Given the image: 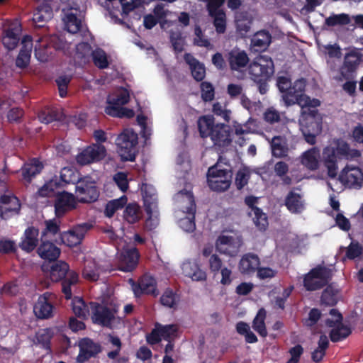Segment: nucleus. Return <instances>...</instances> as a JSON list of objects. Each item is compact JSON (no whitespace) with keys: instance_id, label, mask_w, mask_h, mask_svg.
Listing matches in <instances>:
<instances>
[{"instance_id":"1","label":"nucleus","mask_w":363,"mask_h":363,"mask_svg":"<svg viewBox=\"0 0 363 363\" xmlns=\"http://www.w3.org/2000/svg\"><path fill=\"white\" fill-rule=\"evenodd\" d=\"M306 82L300 79L291 84V79L286 76H279L277 78V86L283 94L282 99L286 106L298 104L300 106H319L320 101L317 99H311L304 94Z\"/></svg>"},{"instance_id":"2","label":"nucleus","mask_w":363,"mask_h":363,"mask_svg":"<svg viewBox=\"0 0 363 363\" xmlns=\"http://www.w3.org/2000/svg\"><path fill=\"white\" fill-rule=\"evenodd\" d=\"M72 307L73 313L79 318H86L91 313L93 323L98 325L113 328L120 322L113 311L96 303H90L88 306L79 297L73 298Z\"/></svg>"},{"instance_id":"3","label":"nucleus","mask_w":363,"mask_h":363,"mask_svg":"<svg viewBox=\"0 0 363 363\" xmlns=\"http://www.w3.org/2000/svg\"><path fill=\"white\" fill-rule=\"evenodd\" d=\"M108 237L114 242L118 250L117 259L119 269L130 272L137 265L139 254L136 248L123 237V230H113L112 228L106 230Z\"/></svg>"},{"instance_id":"4","label":"nucleus","mask_w":363,"mask_h":363,"mask_svg":"<svg viewBox=\"0 0 363 363\" xmlns=\"http://www.w3.org/2000/svg\"><path fill=\"white\" fill-rule=\"evenodd\" d=\"M198 127L201 136L203 138L209 137L215 145L225 147L232 141L230 127L223 123H215L213 116L200 117Z\"/></svg>"},{"instance_id":"5","label":"nucleus","mask_w":363,"mask_h":363,"mask_svg":"<svg viewBox=\"0 0 363 363\" xmlns=\"http://www.w3.org/2000/svg\"><path fill=\"white\" fill-rule=\"evenodd\" d=\"M51 45L55 50L66 52L70 48L71 44L68 43L67 38L62 35H42L38 36L35 40L34 45V54L38 61L45 62L50 60L52 54Z\"/></svg>"},{"instance_id":"6","label":"nucleus","mask_w":363,"mask_h":363,"mask_svg":"<svg viewBox=\"0 0 363 363\" xmlns=\"http://www.w3.org/2000/svg\"><path fill=\"white\" fill-rule=\"evenodd\" d=\"M301 107V115L299 118L300 129L306 141L313 145L315 138L322 131L321 120L318 116V106H306Z\"/></svg>"},{"instance_id":"7","label":"nucleus","mask_w":363,"mask_h":363,"mask_svg":"<svg viewBox=\"0 0 363 363\" xmlns=\"http://www.w3.org/2000/svg\"><path fill=\"white\" fill-rule=\"evenodd\" d=\"M43 269L49 273L50 277L53 281H58L65 277L62 282V291L67 299L70 298L72 296L71 285L78 281V274L74 271H69V265L63 261L52 264L49 269L45 265H43Z\"/></svg>"},{"instance_id":"8","label":"nucleus","mask_w":363,"mask_h":363,"mask_svg":"<svg viewBox=\"0 0 363 363\" xmlns=\"http://www.w3.org/2000/svg\"><path fill=\"white\" fill-rule=\"evenodd\" d=\"M323 160L325 164H336L338 160H355L361 156L358 150L352 149L342 140H334L324 148Z\"/></svg>"},{"instance_id":"9","label":"nucleus","mask_w":363,"mask_h":363,"mask_svg":"<svg viewBox=\"0 0 363 363\" xmlns=\"http://www.w3.org/2000/svg\"><path fill=\"white\" fill-rule=\"evenodd\" d=\"M129 98L130 95L127 89L123 88L117 89L108 96V105L105 108V113L114 117H133L134 111L132 109L123 107L128 102Z\"/></svg>"},{"instance_id":"10","label":"nucleus","mask_w":363,"mask_h":363,"mask_svg":"<svg viewBox=\"0 0 363 363\" xmlns=\"http://www.w3.org/2000/svg\"><path fill=\"white\" fill-rule=\"evenodd\" d=\"M138 134L132 129H125L116 138V144L122 160L133 161L138 145Z\"/></svg>"},{"instance_id":"11","label":"nucleus","mask_w":363,"mask_h":363,"mask_svg":"<svg viewBox=\"0 0 363 363\" xmlns=\"http://www.w3.org/2000/svg\"><path fill=\"white\" fill-rule=\"evenodd\" d=\"M274 72L272 58L267 55L257 56L249 67L251 79L258 83L269 79Z\"/></svg>"},{"instance_id":"12","label":"nucleus","mask_w":363,"mask_h":363,"mask_svg":"<svg viewBox=\"0 0 363 363\" xmlns=\"http://www.w3.org/2000/svg\"><path fill=\"white\" fill-rule=\"evenodd\" d=\"M231 179V172L221 169L219 164L208 169L207 181L209 187L213 191H222L228 189L230 185Z\"/></svg>"},{"instance_id":"13","label":"nucleus","mask_w":363,"mask_h":363,"mask_svg":"<svg viewBox=\"0 0 363 363\" xmlns=\"http://www.w3.org/2000/svg\"><path fill=\"white\" fill-rule=\"evenodd\" d=\"M331 277L332 272L330 269L318 266L306 274L303 279L304 286L308 291L319 289L328 284Z\"/></svg>"},{"instance_id":"14","label":"nucleus","mask_w":363,"mask_h":363,"mask_svg":"<svg viewBox=\"0 0 363 363\" xmlns=\"http://www.w3.org/2000/svg\"><path fill=\"white\" fill-rule=\"evenodd\" d=\"M342 320L341 314L337 310L331 309L325 323L328 327L332 328L330 335L333 342L340 341L350 334V329L342 324Z\"/></svg>"},{"instance_id":"15","label":"nucleus","mask_w":363,"mask_h":363,"mask_svg":"<svg viewBox=\"0 0 363 363\" xmlns=\"http://www.w3.org/2000/svg\"><path fill=\"white\" fill-rule=\"evenodd\" d=\"M242 244V240L239 235H221L216 241V248L220 254L235 257L240 252Z\"/></svg>"},{"instance_id":"16","label":"nucleus","mask_w":363,"mask_h":363,"mask_svg":"<svg viewBox=\"0 0 363 363\" xmlns=\"http://www.w3.org/2000/svg\"><path fill=\"white\" fill-rule=\"evenodd\" d=\"M65 28L69 33H77L82 27V11L78 6L66 7L62 9Z\"/></svg>"},{"instance_id":"17","label":"nucleus","mask_w":363,"mask_h":363,"mask_svg":"<svg viewBox=\"0 0 363 363\" xmlns=\"http://www.w3.org/2000/svg\"><path fill=\"white\" fill-rule=\"evenodd\" d=\"M338 180L349 187L358 188L363 182V172L359 167L347 164L340 174Z\"/></svg>"},{"instance_id":"18","label":"nucleus","mask_w":363,"mask_h":363,"mask_svg":"<svg viewBox=\"0 0 363 363\" xmlns=\"http://www.w3.org/2000/svg\"><path fill=\"white\" fill-rule=\"evenodd\" d=\"M75 189L77 199L79 202H92L96 201L99 196V191L94 185V182L89 179L79 181Z\"/></svg>"},{"instance_id":"19","label":"nucleus","mask_w":363,"mask_h":363,"mask_svg":"<svg viewBox=\"0 0 363 363\" xmlns=\"http://www.w3.org/2000/svg\"><path fill=\"white\" fill-rule=\"evenodd\" d=\"M106 149L101 145L94 144L82 150L76 157L78 164L86 165L103 159Z\"/></svg>"},{"instance_id":"20","label":"nucleus","mask_w":363,"mask_h":363,"mask_svg":"<svg viewBox=\"0 0 363 363\" xmlns=\"http://www.w3.org/2000/svg\"><path fill=\"white\" fill-rule=\"evenodd\" d=\"M54 298L55 295L50 292H46L39 296L33 306V312L36 317L46 319L52 315L54 310L52 301Z\"/></svg>"},{"instance_id":"21","label":"nucleus","mask_w":363,"mask_h":363,"mask_svg":"<svg viewBox=\"0 0 363 363\" xmlns=\"http://www.w3.org/2000/svg\"><path fill=\"white\" fill-rule=\"evenodd\" d=\"M178 326L177 325H162L157 324L150 335L147 337V341L151 345L156 344L162 339L170 340L177 336Z\"/></svg>"},{"instance_id":"22","label":"nucleus","mask_w":363,"mask_h":363,"mask_svg":"<svg viewBox=\"0 0 363 363\" xmlns=\"http://www.w3.org/2000/svg\"><path fill=\"white\" fill-rule=\"evenodd\" d=\"M89 229V225L86 223L79 225L72 230L61 234V241L67 246H76L81 242Z\"/></svg>"},{"instance_id":"23","label":"nucleus","mask_w":363,"mask_h":363,"mask_svg":"<svg viewBox=\"0 0 363 363\" xmlns=\"http://www.w3.org/2000/svg\"><path fill=\"white\" fill-rule=\"evenodd\" d=\"M257 198L254 196H247L245 198V203L250 208L249 215L252 217L253 222L259 230H265L268 226L267 217L262 211L255 206Z\"/></svg>"},{"instance_id":"24","label":"nucleus","mask_w":363,"mask_h":363,"mask_svg":"<svg viewBox=\"0 0 363 363\" xmlns=\"http://www.w3.org/2000/svg\"><path fill=\"white\" fill-rule=\"evenodd\" d=\"M76 199L72 194L66 191L59 192L55 203V214L57 217L63 216L76 207Z\"/></svg>"},{"instance_id":"25","label":"nucleus","mask_w":363,"mask_h":363,"mask_svg":"<svg viewBox=\"0 0 363 363\" xmlns=\"http://www.w3.org/2000/svg\"><path fill=\"white\" fill-rule=\"evenodd\" d=\"M291 138V134L288 129L284 131L283 135L274 136L270 143L272 155L276 157H283L289 152L288 142Z\"/></svg>"},{"instance_id":"26","label":"nucleus","mask_w":363,"mask_h":363,"mask_svg":"<svg viewBox=\"0 0 363 363\" xmlns=\"http://www.w3.org/2000/svg\"><path fill=\"white\" fill-rule=\"evenodd\" d=\"M79 353L77 360L84 363L90 357L97 354L101 351V347L98 343L94 342L89 338H83L79 342Z\"/></svg>"},{"instance_id":"27","label":"nucleus","mask_w":363,"mask_h":363,"mask_svg":"<svg viewBox=\"0 0 363 363\" xmlns=\"http://www.w3.org/2000/svg\"><path fill=\"white\" fill-rule=\"evenodd\" d=\"M21 28L17 23L11 24L5 28L2 35V43L8 50L16 48L20 40Z\"/></svg>"},{"instance_id":"28","label":"nucleus","mask_w":363,"mask_h":363,"mask_svg":"<svg viewBox=\"0 0 363 363\" xmlns=\"http://www.w3.org/2000/svg\"><path fill=\"white\" fill-rule=\"evenodd\" d=\"M183 274L194 281H206L207 274L196 260H186L182 265Z\"/></svg>"},{"instance_id":"29","label":"nucleus","mask_w":363,"mask_h":363,"mask_svg":"<svg viewBox=\"0 0 363 363\" xmlns=\"http://www.w3.org/2000/svg\"><path fill=\"white\" fill-rule=\"evenodd\" d=\"M177 210L182 212H196V205L192 193L188 190L179 191L174 197Z\"/></svg>"},{"instance_id":"30","label":"nucleus","mask_w":363,"mask_h":363,"mask_svg":"<svg viewBox=\"0 0 363 363\" xmlns=\"http://www.w3.org/2000/svg\"><path fill=\"white\" fill-rule=\"evenodd\" d=\"M0 215L6 219L12 214H16L20 210V203L17 197L12 194L3 195L1 198Z\"/></svg>"},{"instance_id":"31","label":"nucleus","mask_w":363,"mask_h":363,"mask_svg":"<svg viewBox=\"0 0 363 363\" xmlns=\"http://www.w3.org/2000/svg\"><path fill=\"white\" fill-rule=\"evenodd\" d=\"M133 291L135 296H139L142 294L157 295L156 292V282L155 279L150 275L143 277L138 285L133 283Z\"/></svg>"},{"instance_id":"32","label":"nucleus","mask_w":363,"mask_h":363,"mask_svg":"<svg viewBox=\"0 0 363 363\" xmlns=\"http://www.w3.org/2000/svg\"><path fill=\"white\" fill-rule=\"evenodd\" d=\"M22 47L16 59V66L20 68L26 67L30 62L32 48L33 46L32 38L26 35L21 41Z\"/></svg>"},{"instance_id":"33","label":"nucleus","mask_w":363,"mask_h":363,"mask_svg":"<svg viewBox=\"0 0 363 363\" xmlns=\"http://www.w3.org/2000/svg\"><path fill=\"white\" fill-rule=\"evenodd\" d=\"M228 62L231 69L241 72L248 63L249 58L245 51L234 49L228 54Z\"/></svg>"},{"instance_id":"34","label":"nucleus","mask_w":363,"mask_h":363,"mask_svg":"<svg viewBox=\"0 0 363 363\" xmlns=\"http://www.w3.org/2000/svg\"><path fill=\"white\" fill-rule=\"evenodd\" d=\"M106 6L109 11L111 16H114V10H119V7L121 6L123 12L124 13H128L130 11L135 8L139 6L142 0H130L125 3V0H106Z\"/></svg>"},{"instance_id":"35","label":"nucleus","mask_w":363,"mask_h":363,"mask_svg":"<svg viewBox=\"0 0 363 363\" xmlns=\"http://www.w3.org/2000/svg\"><path fill=\"white\" fill-rule=\"evenodd\" d=\"M257 255L247 253L242 256L239 263V269L242 274H250L257 271L259 265Z\"/></svg>"},{"instance_id":"36","label":"nucleus","mask_w":363,"mask_h":363,"mask_svg":"<svg viewBox=\"0 0 363 363\" xmlns=\"http://www.w3.org/2000/svg\"><path fill=\"white\" fill-rule=\"evenodd\" d=\"M102 270L101 266L97 264L95 259L90 257L85 258L82 271V276L84 279L91 281H96Z\"/></svg>"},{"instance_id":"37","label":"nucleus","mask_w":363,"mask_h":363,"mask_svg":"<svg viewBox=\"0 0 363 363\" xmlns=\"http://www.w3.org/2000/svg\"><path fill=\"white\" fill-rule=\"evenodd\" d=\"M320 150L317 147H312L302 153L301 162L310 170H315L318 168L320 162Z\"/></svg>"},{"instance_id":"38","label":"nucleus","mask_w":363,"mask_h":363,"mask_svg":"<svg viewBox=\"0 0 363 363\" xmlns=\"http://www.w3.org/2000/svg\"><path fill=\"white\" fill-rule=\"evenodd\" d=\"M38 253L42 259L52 261L59 257L60 250L53 243L43 240L38 248Z\"/></svg>"},{"instance_id":"39","label":"nucleus","mask_w":363,"mask_h":363,"mask_svg":"<svg viewBox=\"0 0 363 363\" xmlns=\"http://www.w3.org/2000/svg\"><path fill=\"white\" fill-rule=\"evenodd\" d=\"M52 17V9L50 5L43 4L38 6L33 16V21L38 27H43L44 23Z\"/></svg>"},{"instance_id":"40","label":"nucleus","mask_w":363,"mask_h":363,"mask_svg":"<svg viewBox=\"0 0 363 363\" xmlns=\"http://www.w3.org/2000/svg\"><path fill=\"white\" fill-rule=\"evenodd\" d=\"M195 212L175 211V216L179 227L186 232H193L196 225L194 222Z\"/></svg>"},{"instance_id":"41","label":"nucleus","mask_w":363,"mask_h":363,"mask_svg":"<svg viewBox=\"0 0 363 363\" xmlns=\"http://www.w3.org/2000/svg\"><path fill=\"white\" fill-rule=\"evenodd\" d=\"M38 242V230L30 227L25 230L24 237L21 242V247L26 252L33 251Z\"/></svg>"},{"instance_id":"42","label":"nucleus","mask_w":363,"mask_h":363,"mask_svg":"<svg viewBox=\"0 0 363 363\" xmlns=\"http://www.w3.org/2000/svg\"><path fill=\"white\" fill-rule=\"evenodd\" d=\"M285 205L292 213H300L305 208V203L302 196L294 191H291L286 198Z\"/></svg>"},{"instance_id":"43","label":"nucleus","mask_w":363,"mask_h":363,"mask_svg":"<svg viewBox=\"0 0 363 363\" xmlns=\"http://www.w3.org/2000/svg\"><path fill=\"white\" fill-rule=\"evenodd\" d=\"M43 169V164L36 159H32L22 168L23 180L29 183L32 178L39 174Z\"/></svg>"},{"instance_id":"44","label":"nucleus","mask_w":363,"mask_h":363,"mask_svg":"<svg viewBox=\"0 0 363 363\" xmlns=\"http://www.w3.org/2000/svg\"><path fill=\"white\" fill-rule=\"evenodd\" d=\"M184 60L189 66L193 77L196 81H201L206 74L204 65L190 54H186L184 55Z\"/></svg>"},{"instance_id":"45","label":"nucleus","mask_w":363,"mask_h":363,"mask_svg":"<svg viewBox=\"0 0 363 363\" xmlns=\"http://www.w3.org/2000/svg\"><path fill=\"white\" fill-rule=\"evenodd\" d=\"M270 42V34L267 31L261 30L255 33L252 38L251 46L255 51H259L266 49Z\"/></svg>"},{"instance_id":"46","label":"nucleus","mask_w":363,"mask_h":363,"mask_svg":"<svg viewBox=\"0 0 363 363\" xmlns=\"http://www.w3.org/2000/svg\"><path fill=\"white\" fill-rule=\"evenodd\" d=\"M61 189V183L58 182V179L55 177L46 182L39 190L38 194L40 196H57Z\"/></svg>"},{"instance_id":"47","label":"nucleus","mask_w":363,"mask_h":363,"mask_svg":"<svg viewBox=\"0 0 363 363\" xmlns=\"http://www.w3.org/2000/svg\"><path fill=\"white\" fill-rule=\"evenodd\" d=\"M141 191L145 207L157 206L156 191L153 186L147 184H143L141 186Z\"/></svg>"},{"instance_id":"48","label":"nucleus","mask_w":363,"mask_h":363,"mask_svg":"<svg viewBox=\"0 0 363 363\" xmlns=\"http://www.w3.org/2000/svg\"><path fill=\"white\" fill-rule=\"evenodd\" d=\"M145 211L147 216L145 227L147 230L155 229L160 223L159 211L157 206L145 207Z\"/></svg>"},{"instance_id":"49","label":"nucleus","mask_w":363,"mask_h":363,"mask_svg":"<svg viewBox=\"0 0 363 363\" xmlns=\"http://www.w3.org/2000/svg\"><path fill=\"white\" fill-rule=\"evenodd\" d=\"M123 217L129 223H136L142 217V211L137 203H129L124 211Z\"/></svg>"},{"instance_id":"50","label":"nucleus","mask_w":363,"mask_h":363,"mask_svg":"<svg viewBox=\"0 0 363 363\" xmlns=\"http://www.w3.org/2000/svg\"><path fill=\"white\" fill-rule=\"evenodd\" d=\"M54 335L51 328H43L39 330L35 335V344L45 348L48 352L50 350V342Z\"/></svg>"},{"instance_id":"51","label":"nucleus","mask_w":363,"mask_h":363,"mask_svg":"<svg viewBox=\"0 0 363 363\" xmlns=\"http://www.w3.org/2000/svg\"><path fill=\"white\" fill-rule=\"evenodd\" d=\"M266 318V311L264 309L261 308L259 310L257 315L254 318L252 323L253 329L262 337H266L267 332L265 327L264 320Z\"/></svg>"},{"instance_id":"52","label":"nucleus","mask_w":363,"mask_h":363,"mask_svg":"<svg viewBox=\"0 0 363 363\" xmlns=\"http://www.w3.org/2000/svg\"><path fill=\"white\" fill-rule=\"evenodd\" d=\"M127 201L128 199L125 196L110 201L106 206L104 211L106 216L112 217L116 211L122 208L126 204Z\"/></svg>"},{"instance_id":"53","label":"nucleus","mask_w":363,"mask_h":363,"mask_svg":"<svg viewBox=\"0 0 363 363\" xmlns=\"http://www.w3.org/2000/svg\"><path fill=\"white\" fill-rule=\"evenodd\" d=\"M350 22L351 17L346 13L333 14L325 19V23L329 26H345Z\"/></svg>"},{"instance_id":"54","label":"nucleus","mask_w":363,"mask_h":363,"mask_svg":"<svg viewBox=\"0 0 363 363\" xmlns=\"http://www.w3.org/2000/svg\"><path fill=\"white\" fill-rule=\"evenodd\" d=\"M78 174L73 169L64 167L60 172L58 182L61 183V187H62L64 184L74 183L76 181H78Z\"/></svg>"},{"instance_id":"55","label":"nucleus","mask_w":363,"mask_h":363,"mask_svg":"<svg viewBox=\"0 0 363 363\" xmlns=\"http://www.w3.org/2000/svg\"><path fill=\"white\" fill-rule=\"evenodd\" d=\"M94 65L100 69L106 68L109 61L106 53L101 49L97 48L91 52Z\"/></svg>"},{"instance_id":"56","label":"nucleus","mask_w":363,"mask_h":363,"mask_svg":"<svg viewBox=\"0 0 363 363\" xmlns=\"http://www.w3.org/2000/svg\"><path fill=\"white\" fill-rule=\"evenodd\" d=\"M328 339L326 335H322L318 341V347L312 354V358L315 362H320L325 355V350L328 346Z\"/></svg>"},{"instance_id":"57","label":"nucleus","mask_w":363,"mask_h":363,"mask_svg":"<svg viewBox=\"0 0 363 363\" xmlns=\"http://www.w3.org/2000/svg\"><path fill=\"white\" fill-rule=\"evenodd\" d=\"M137 121L141 128L142 137L147 141L152 134L151 121L147 116L143 115H138L137 116Z\"/></svg>"},{"instance_id":"58","label":"nucleus","mask_w":363,"mask_h":363,"mask_svg":"<svg viewBox=\"0 0 363 363\" xmlns=\"http://www.w3.org/2000/svg\"><path fill=\"white\" fill-rule=\"evenodd\" d=\"M213 18V23L216 30L218 33H223L225 30V13L223 11H220L213 14H209Z\"/></svg>"},{"instance_id":"59","label":"nucleus","mask_w":363,"mask_h":363,"mask_svg":"<svg viewBox=\"0 0 363 363\" xmlns=\"http://www.w3.org/2000/svg\"><path fill=\"white\" fill-rule=\"evenodd\" d=\"M39 121L43 123H49L54 121L60 120L61 113L57 110L49 109L41 112L38 116Z\"/></svg>"},{"instance_id":"60","label":"nucleus","mask_w":363,"mask_h":363,"mask_svg":"<svg viewBox=\"0 0 363 363\" xmlns=\"http://www.w3.org/2000/svg\"><path fill=\"white\" fill-rule=\"evenodd\" d=\"M250 176V170L247 167H243L238 172L235 178L238 189H240L247 184Z\"/></svg>"},{"instance_id":"61","label":"nucleus","mask_w":363,"mask_h":363,"mask_svg":"<svg viewBox=\"0 0 363 363\" xmlns=\"http://www.w3.org/2000/svg\"><path fill=\"white\" fill-rule=\"evenodd\" d=\"M208 268L211 272L216 276L220 269H221L225 265H223L221 258L217 255H211L208 258Z\"/></svg>"},{"instance_id":"62","label":"nucleus","mask_w":363,"mask_h":363,"mask_svg":"<svg viewBox=\"0 0 363 363\" xmlns=\"http://www.w3.org/2000/svg\"><path fill=\"white\" fill-rule=\"evenodd\" d=\"M337 290L328 287L322 294V302L326 305H334L337 302Z\"/></svg>"},{"instance_id":"63","label":"nucleus","mask_w":363,"mask_h":363,"mask_svg":"<svg viewBox=\"0 0 363 363\" xmlns=\"http://www.w3.org/2000/svg\"><path fill=\"white\" fill-rule=\"evenodd\" d=\"M213 112L218 116L221 117L225 121L228 122L230 119L231 111L226 108L225 104L215 103L213 106Z\"/></svg>"},{"instance_id":"64","label":"nucleus","mask_w":363,"mask_h":363,"mask_svg":"<svg viewBox=\"0 0 363 363\" xmlns=\"http://www.w3.org/2000/svg\"><path fill=\"white\" fill-rule=\"evenodd\" d=\"M161 303L167 307L173 308L177 302V298L172 291L167 290L160 298Z\"/></svg>"}]
</instances>
